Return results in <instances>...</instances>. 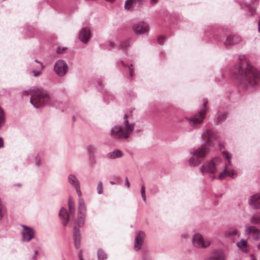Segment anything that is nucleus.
<instances>
[{
    "mask_svg": "<svg viewBox=\"0 0 260 260\" xmlns=\"http://www.w3.org/2000/svg\"><path fill=\"white\" fill-rule=\"evenodd\" d=\"M182 238H185V239H186L188 237V235L186 234H183L182 236H181Z\"/></svg>",
    "mask_w": 260,
    "mask_h": 260,
    "instance_id": "51",
    "label": "nucleus"
},
{
    "mask_svg": "<svg viewBox=\"0 0 260 260\" xmlns=\"http://www.w3.org/2000/svg\"><path fill=\"white\" fill-rule=\"evenodd\" d=\"M201 139L204 143L196 150L190 151L192 156L189 158L188 163L191 167L200 165L208 155L211 147H213L217 143L220 148L224 147L222 144L219 143L218 135L209 129H207L202 133Z\"/></svg>",
    "mask_w": 260,
    "mask_h": 260,
    "instance_id": "1",
    "label": "nucleus"
},
{
    "mask_svg": "<svg viewBox=\"0 0 260 260\" xmlns=\"http://www.w3.org/2000/svg\"><path fill=\"white\" fill-rule=\"evenodd\" d=\"M258 31L260 32V20H259V22H258Z\"/></svg>",
    "mask_w": 260,
    "mask_h": 260,
    "instance_id": "54",
    "label": "nucleus"
},
{
    "mask_svg": "<svg viewBox=\"0 0 260 260\" xmlns=\"http://www.w3.org/2000/svg\"><path fill=\"white\" fill-rule=\"evenodd\" d=\"M245 7H246L247 8V9L248 10H249L250 11L252 12L253 11V9L252 8V7L249 4H245Z\"/></svg>",
    "mask_w": 260,
    "mask_h": 260,
    "instance_id": "43",
    "label": "nucleus"
},
{
    "mask_svg": "<svg viewBox=\"0 0 260 260\" xmlns=\"http://www.w3.org/2000/svg\"><path fill=\"white\" fill-rule=\"evenodd\" d=\"M142 0H126L125 2L124 8L126 10L131 9L134 5L137 3H141Z\"/></svg>",
    "mask_w": 260,
    "mask_h": 260,
    "instance_id": "27",
    "label": "nucleus"
},
{
    "mask_svg": "<svg viewBox=\"0 0 260 260\" xmlns=\"http://www.w3.org/2000/svg\"><path fill=\"white\" fill-rule=\"evenodd\" d=\"M23 230L21 232L22 240L23 242H29L35 237V230L33 228L26 225H22Z\"/></svg>",
    "mask_w": 260,
    "mask_h": 260,
    "instance_id": "11",
    "label": "nucleus"
},
{
    "mask_svg": "<svg viewBox=\"0 0 260 260\" xmlns=\"http://www.w3.org/2000/svg\"><path fill=\"white\" fill-rule=\"evenodd\" d=\"M250 222L252 224H260V213H257L253 215V216L251 218Z\"/></svg>",
    "mask_w": 260,
    "mask_h": 260,
    "instance_id": "31",
    "label": "nucleus"
},
{
    "mask_svg": "<svg viewBox=\"0 0 260 260\" xmlns=\"http://www.w3.org/2000/svg\"><path fill=\"white\" fill-rule=\"evenodd\" d=\"M132 30L138 35H147L149 31V26L147 23L140 21L133 25Z\"/></svg>",
    "mask_w": 260,
    "mask_h": 260,
    "instance_id": "9",
    "label": "nucleus"
},
{
    "mask_svg": "<svg viewBox=\"0 0 260 260\" xmlns=\"http://www.w3.org/2000/svg\"><path fill=\"white\" fill-rule=\"evenodd\" d=\"M192 242L195 247L206 248L210 245L212 240L204 237L199 233H196L192 236Z\"/></svg>",
    "mask_w": 260,
    "mask_h": 260,
    "instance_id": "7",
    "label": "nucleus"
},
{
    "mask_svg": "<svg viewBox=\"0 0 260 260\" xmlns=\"http://www.w3.org/2000/svg\"><path fill=\"white\" fill-rule=\"evenodd\" d=\"M141 194L143 201L145 202L146 200V198L145 195V186L144 184H143L141 186Z\"/></svg>",
    "mask_w": 260,
    "mask_h": 260,
    "instance_id": "36",
    "label": "nucleus"
},
{
    "mask_svg": "<svg viewBox=\"0 0 260 260\" xmlns=\"http://www.w3.org/2000/svg\"><path fill=\"white\" fill-rule=\"evenodd\" d=\"M165 38L164 37L160 36L158 37V42L160 44H162L165 42Z\"/></svg>",
    "mask_w": 260,
    "mask_h": 260,
    "instance_id": "40",
    "label": "nucleus"
},
{
    "mask_svg": "<svg viewBox=\"0 0 260 260\" xmlns=\"http://www.w3.org/2000/svg\"><path fill=\"white\" fill-rule=\"evenodd\" d=\"M4 147V141L2 138L0 137V148Z\"/></svg>",
    "mask_w": 260,
    "mask_h": 260,
    "instance_id": "46",
    "label": "nucleus"
},
{
    "mask_svg": "<svg viewBox=\"0 0 260 260\" xmlns=\"http://www.w3.org/2000/svg\"><path fill=\"white\" fill-rule=\"evenodd\" d=\"M257 248L258 249V250H260V243H259V244L257 245Z\"/></svg>",
    "mask_w": 260,
    "mask_h": 260,
    "instance_id": "56",
    "label": "nucleus"
},
{
    "mask_svg": "<svg viewBox=\"0 0 260 260\" xmlns=\"http://www.w3.org/2000/svg\"><path fill=\"white\" fill-rule=\"evenodd\" d=\"M86 207L85 202L83 198L79 199L78 207V214H84L86 215Z\"/></svg>",
    "mask_w": 260,
    "mask_h": 260,
    "instance_id": "25",
    "label": "nucleus"
},
{
    "mask_svg": "<svg viewBox=\"0 0 260 260\" xmlns=\"http://www.w3.org/2000/svg\"><path fill=\"white\" fill-rule=\"evenodd\" d=\"M224 236L226 238L234 240L240 236V233L235 228H230L224 233Z\"/></svg>",
    "mask_w": 260,
    "mask_h": 260,
    "instance_id": "19",
    "label": "nucleus"
},
{
    "mask_svg": "<svg viewBox=\"0 0 260 260\" xmlns=\"http://www.w3.org/2000/svg\"><path fill=\"white\" fill-rule=\"evenodd\" d=\"M74 205V202L71 198H70L69 200L68 205Z\"/></svg>",
    "mask_w": 260,
    "mask_h": 260,
    "instance_id": "42",
    "label": "nucleus"
},
{
    "mask_svg": "<svg viewBox=\"0 0 260 260\" xmlns=\"http://www.w3.org/2000/svg\"><path fill=\"white\" fill-rule=\"evenodd\" d=\"M65 49L64 48H61V47H58L57 49V52L58 53H60L63 52V51Z\"/></svg>",
    "mask_w": 260,
    "mask_h": 260,
    "instance_id": "44",
    "label": "nucleus"
},
{
    "mask_svg": "<svg viewBox=\"0 0 260 260\" xmlns=\"http://www.w3.org/2000/svg\"><path fill=\"white\" fill-rule=\"evenodd\" d=\"M241 41V38L238 36L231 35L228 36L224 43L226 46L232 45L239 43Z\"/></svg>",
    "mask_w": 260,
    "mask_h": 260,
    "instance_id": "20",
    "label": "nucleus"
},
{
    "mask_svg": "<svg viewBox=\"0 0 260 260\" xmlns=\"http://www.w3.org/2000/svg\"><path fill=\"white\" fill-rule=\"evenodd\" d=\"M223 165L221 158L215 157L202 165L200 171L203 175L206 173L215 174L223 168Z\"/></svg>",
    "mask_w": 260,
    "mask_h": 260,
    "instance_id": "5",
    "label": "nucleus"
},
{
    "mask_svg": "<svg viewBox=\"0 0 260 260\" xmlns=\"http://www.w3.org/2000/svg\"><path fill=\"white\" fill-rule=\"evenodd\" d=\"M75 211V205H69V211L67 209L62 207L59 211V216L62 220V224L66 226L69 221L70 217L74 214Z\"/></svg>",
    "mask_w": 260,
    "mask_h": 260,
    "instance_id": "8",
    "label": "nucleus"
},
{
    "mask_svg": "<svg viewBox=\"0 0 260 260\" xmlns=\"http://www.w3.org/2000/svg\"><path fill=\"white\" fill-rule=\"evenodd\" d=\"M227 117V113L225 112L219 114L216 118V122L220 123L224 121Z\"/></svg>",
    "mask_w": 260,
    "mask_h": 260,
    "instance_id": "32",
    "label": "nucleus"
},
{
    "mask_svg": "<svg viewBox=\"0 0 260 260\" xmlns=\"http://www.w3.org/2000/svg\"><path fill=\"white\" fill-rule=\"evenodd\" d=\"M130 46L129 42L127 40H124L122 41L117 47L122 49H126Z\"/></svg>",
    "mask_w": 260,
    "mask_h": 260,
    "instance_id": "34",
    "label": "nucleus"
},
{
    "mask_svg": "<svg viewBox=\"0 0 260 260\" xmlns=\"http://www.w3.org/2000/svg\"><path fill=\"white\" fill-rule=\"evenodd\" d=\"M54 69L58 76L62 77L68 72L69 67L64 60L59 59L55 62Z\"/></svg>",
    "mask_w": 260,
    "mask_h": 260,
    "instance_id": "10",
    "label": "nucleus"
},
{
    "mask_svg": "<svg viewBox=\"0 0 260 260\" xmlns=\"http://www.w3.org/2000/svg\"><path fill=\"white\" fill-rule=\"evenodd\" d=\"M143 260H150V258L146 255H144L143 257Z\"/></svg>",
    "mask_w": 260,
    "mask_h": 260,
    "instance_id": "52",
    "label": "nucleus"
},
{
    "mask_svg": "<svg viewBox=\"0 0 260 260\" xmlns=\"http://www.w3.org/2000/svg\"><path fill=\"white\" fill-rule=\"evenodd\" d=\"M215 179V177H213L212 178V179Z\"/></svg>",
    "mask_w": 260,
    "mask_h": 260,
    "instance_id": "60",
    "label": "nucleus"
},
{
    "mask_svg": "<svg viewBox=\"0 0 260 260\" xmlns=\"http://www.w3.org/2000/svg\"><path fill=\"white\" fill-rule=\"evenodd\" d=\"M32 72H33V73L34 74V76L35 77H37V76H39L41 73L40 71H33Z\"/></svg>",
    "mask_w": 260,
    "mask_h": 260,
    "instance_id": "45",
    "label": "nucleus"
},
{
    "mask_svg": "<svg viewBox=\"0 0 260 260\" xmlns=\"http://www.w3.org/2000/svg\"><path fill=\"white\" fill-rule=\"evenodd\" d=\"M158 0H150V4L152 5H154L158 2Z\"/></svg>",
    "mask_w": 260,
    "mask_h": 260,
    "instance_id": "47",
    "label": "nucleus"
},
{
    "mask_svg": "<svg viewBox=\"0 0 260 260\" xmlns=\"http://www.w3.org/2000/svg\"><path fill=\"white\" fill-rule=\"evenodd\" d=\"M109 45L111 48H113L115 46V43L114 42H109Z\"/></svg>",
    "mask_w": 260,
    "mask_h": 260,
    "instance_id": "50",
    "label": "nucleus"
},
{
    "mask_svg": "<svg viewBox=\"0 0 260 260\" xmlns=\"http://www.w3.org/2000/svg\"><path fill=\"white\" fill-rule=\"evenodd\" d=\"M250 222L252 224H260V213H257L253 215V216L251 218Z\"/></svg>",
    "mask_w": 260,
    "mask_h": 260,
    "instance_id": "30",
    "label": "nucleus"
},
{
    "mask_svg": "<svg viewBox=\"0 0 260 260\" xmlns=\"http://www.w3.org/2000/svg\"><path fill=\"white\" fill-rule=\"evenodd\" d=\"M97 254L99 260H105L107 258L106 253L102 249H99Z\"/></svg>",
    "mask_w": 260,
    "mask_h": 260,
    "instance_id": "33",
    "label": "nucleus"
},
{
    "mask_svg": "<svg viewBox=\"0 0 260 260\" xmlns=\"http://www.w3.org/2000/svg\"><path fill=\"white\" fill-rule=\"evenodd\" d=\"M85 217L86 215L78 214L77 224L79 227H82L84 224Z\"/></svg>",
    "mask_w": 260,
    "mask_h": 260,
    "instance_id": "28",
    "label": "nucleus"
},
{
    "mask_svg": "<svg viewBox=\"0 0 260 260\" xmlns=\"http://www.w3.org/2000/svg\"><path fill=\"white\" fill-rule=\"evenodd\" d=\"M238 80L240 84L245 87H253L260 81V74L247 61H242L239 67Z\"/></svg>",
    "mask_w": 260,
    "mask_h": 260,
    "instance_id": "2",
    "label": "nucleus"
},
{
    "mask_svg": "<svg viewBox=\"0 0 260 260\" xmlns=\"http://www.w3.org/2000/svg\"><path fill=\"white\" fill-rule=\"evenodd\" d=\"M249 204L253 209H260V193L251 196L249 199Z\"/></svg>",
    "mask_w": 260,
    "mask_h": 260,
    "instance_id": "18",
    "label": "nucleus"
},
{
    "mask_svg": "<svg viewBox=\"0 0 260 260\" xmlns=\"http://www.w3.org/2000/svg\"><path fill=\"white\" fill-rule=\"evenodd\" d=\"M88 155V161L90 165H94L96 163L95 154L97 152V147L93 144L88 145L86 147Z\"/></svg>",
    "mask_w": 260,
    "mask_h": 260,
    "instance_id": "12",
    "label": "nucleus"
},
{
    "mask_svg": "<svg viewBox=\"0 0 260 260\" xmlns=\"http://www.w3.org/2000/svg\"><path fill=\"white\" fill-rule=\"evenodd\" d=\"M36 62H38V63H40V64H41V67H42V69H43L44 67H43V64H42L41 62H40L38 61L37 60H36Z\"/></svg>",
    "mask_w": 260,
    "mask_h": 260,
    "instance_id": "53",
    "label": "nucleus"
},
{
    "mask_svg": "<svg viewBox=\"0 0 260 260\" xmlns=\"http://www.w3.org/2000/svg\"><path fill=\"white\" fill-rule=\"evenodd\" d=\"M106 1H109V2H114L115 0H106Z\"/></svg>",
    "mask_w": 260,
    "mask_h": 260,
    "instance_id": "57",
    "label": "nucleus"
},
{
    "mask_svg": "<svg viewBox=\"0 0 260 260\" xmlns=\"http://www.w3.org/2000/svg\"><path fill=\"white\" fill-rule=\"evenodd\" d=\"M73 120H75V116H73Z\"/></svg>",
    "mask_w": 260,
    "mask_h": 260,
    "instance_id": "59",
    "label": "nucleus"
},
{
    "mask_svg": "<svg viewBox=\"0 0 260 260\" xmlns=\"http://www.w3.org/2000/svg\"><path fill=\"white\" fill-rule=\"evenodd\" d=\"M23 95L31 94L30 102L36 108H39L46 105H50L53 103V98L48 91L41 86H35L28 90L22 91Z\"/></svg>",
    "mask_w": 260,
    "mask_h": 260,
    "instance_id": "3",
    "label": "nucleus"
},
{
    "mask_svg": "<svg viewBox=\"0 0 260 260\" xmlns=\"http://www.w3.org/2000/svg\"><path fill=\"white\" fill-rule=\"evenodd\" d=\"M91 32L88 27L82 28L79 33L78 38L83 43H87L90 39Z\"/></svg>",
    "mask_w": 260,
    "mask_h": 260,
    "instance_id": "14",
    "label": "nucleus"
},
{
    "mask_svg": "<svg viewBox=\"0 0 260 260\" xmlns=\"http://www.w3.org/2000/svg\"><path fill=\"white\" fill-rule=\"evenodd\" d=\"M111 184H115V182H113V181H111L110 182Z\"/></svg>",
    "mask_w": 260,
    "mask_h": 260,
    "instance_id": "58",
    "label": "nucleus"
},
{
    "mask_svg": "<svg viewBox=\"0 0 260 260\" xmlns=\"http://www.w3.org/2000/svg\"><path fill=\"white\" fill-rule=\"evenodd\" d=\"M145 237V234L143 232L140 231L138 233L135 238L134 244V248L136 250H139L141 248Z\"/></svg>",
    "mask_w": 260,
    "mask_h": 260,
    "instance_id": "17",
    "label": "nucleus"
},
{
    "mask_svg": "<svg viewBox=\"0 0 260 260\" xmlns=\"http://www.w3.org/2000/svg\"><path fill=\"white\" fill-rule=\"evenodd\" d=\"M103 187L102 182L101 181H100L97 186V191H98V194H102L103 192Z\"/></svg>",
    "mask_w": 260,
    "mask_h": 260,
    "instance_id": "37",
    "label": "nucleus"
},
{
    "mask_svg": "<svg viewBox=\"0 0 260 260\" xmlns=\"http://www.w3.org/2000/svg\"><path fill=\"white\" fill-rule=\"evenodd\" d=\"M29 157L34 159L35 164L36 167H39L41 165V157L38 154H31L29 155Z\"/></svg>",
    "mask_w": 260,
    "mask_h": 260,
    "instance_id": "29",
    "label": "nucleus"
},
{
    "mask_svg": "<svg viewBox=\"0 0 260 260\" xmlns=\"http://www.w3.org/2000/svg\"><path fill=\"white\" fill-rule=\"evenodd\" d=\"M80 230L79 228L75 226L74 229V239L75 246L77 249H79L80 247Z\"/></svg>",
    "mask_w": 260,
    "mask_h": 260,
    "instance_id": "24",
    "label": "nucleus"
},
{
    "mask_svg": "<svg viewBox=\"0 0 260 260\" xmlns=\"http://www.w3.org/2000/svg\"><path fill=\"white\" fill-rule=\"evenodd\" d=\"M63 260H66V259H63Z\"/></svg>",
    "mask_w": 260,
    "mask_h": 260,
    "instance_id": "61",
    "label": "nucleus"
},
{
    "mask_svg": "<svg viewBox=\"0 0 260 260\" xmlns=\"http://www.w3.org/2000/svg\"><path fill=\"white\" fill-rule=\"evenodd\" d=\"M78 257L79 258V260H84L83 259V257H82V253L81 252H80V253H79L78 254Z\"/></svg>",
    "mask_w": 260,
    "mask_h": 260,
    "instance_id": "49",
    "label": "nucleus"
},
{
    "mask_svg": "<svg viewBox=\"0 0 260 260\" xmlns=\"http://www.w3.org/2000/svg\"><path fill=\"white\" fill-rule=\"evenodd\" d=\"M222 155L223 156L225 157L228 160V164L226 165L227 166L228 165H231V159H232V155L231 154L229 153L227 151H223L222 152Z\"/></svg>",
    "mask_w": 260,
    "mask_h": 260,
    "instance_id": "35",
    "label": "nucleus"
},
{
    "mask_svg": "<svg viewBox=\"0 0 260 260\" xmlns=\"http://www.w3.org/2000/svg\"><path fill=\"white\" fill-rule=\"evenodd\" d=\"M207 101L204 102V108L201 109L198 113L190 117H186L185 119L188 121L189 125L194 128L199 127L200 124L203 122L207 113L206 105Z\"/></svg>",
    "mask_w": 260,
    "mask_h": 260,
    "instance_id": "6",
    "label": "nucleus"
},
{
    "mask_svg": "<svg viewBox=\"0 0 260 260\" xmlns=\"http://www.w3.org/2000/svg\"><path fill=\"white\" fill-rule=\"evenodd\" d=\"M124 127L122 125L116 124L114 125L110 131V135L112 137L122 140L129 138L130 135L133 133L135 128V123H130L127 119L126 115L124 116L123 121Z\"/></svg>",
    "mask_w": 260,
    "mask_h": 260,
    "instance_id": "4",
    "label": "nucleus"
},
{
    "mask_svg": "<svg viewBox=\"0 0 260 260\" xmlns=\"http://www.w3.org/2000/svg\"><path fill=\"white\" fill-rule=\"evenodd\" d=\"M68 181L69 183L73 186L74 188L80 186V182L77 178V176L73 174H70L68 177Z\"/></svg>",
    "mask_w": 260,
    "mask_h": 260,
    "instance_id": "23",
    "label": "nucleus"
},
{
    "mask_svg": "<svg viewBox=\"0 0 260 260\" xmlns=\"http://www.w3.org/2000/svg\"><path fill=\"white\" fill-rule=\"evenodd\" d=\"M125 185L127 188H129L130 184L127 178H125Z\"/></svg>",
    "mask_w": 260,
    "mask_h": 260,
    "instance_id": "41",
    "label": "nucleus"
},
{
    "mask_svg": "<svg viewBox=\"0 0 260 260\" xmlns=\"http://www.w3.org/2000/svg\"><path fill=\"white\" fill-rule=\"evenodd\" d=\"M75 189L76 192L79 197V199L82 198V192L80 190V186L75 188Z\"/></svg>",
    "mask_w": 260,
    "mask_h": 260,
    "instance_id": "39",
    "label": "nucleus"
},
{
    "mask_svg": "<svg viewBox=\"0 0 260 260\" xmlns=\"http://www.w3.org/2000/svg\"><path fill=\"white\" fill-rule=\"evenodd\" d=\"M223 170L219 173L218 178L220 180L224 179L226 176H229L232 178H235L237 176V172L234 170L231 171L228 170V166L226 164L223 165Z\"/></svg>",
    "mask_w": 260,
    "mask_h": 260,
    "instance_id": "16",
    "label": "nucleus"
},
{
    "mask_svg": "<svg viewBox=\"0 0 260 260\" xmlns=\"http://www.w3.org/2000/svg\"><path fill=\"white\" fill-rule=\"evenodd\" d=\"M117 65L119 68H120L121 67H123L127 68L128 69L129 71V77H132L133 76V75H134V69L132 68V66H133L132 64H131L130 66L126 65V64H125L124 63L123 61L121 60L119 62H117Z\"/></svg>",
    "mask_w": 260,
    "mask_h": 260,
    "instance_id": "26",
    "label": "nucleus"
},
{
    "mask_svg": "<svg viewBox=\"0 0 260 260\" xmlns=\"http://www.w3.org/2000/svg\"><path fill=\"white\" fill-rule=\"evenodd\" d=\"M123 156V153L119 149H115L113 151L108 153L106 155V157L109 159H115L120 158Z\"/></svg>",
    "mask_w": 260,
    "mask_h": 260,
    "instance_id": "21",
    "label": "nucleus"
},
{
    "mask_svg": "<svg viewBox=\"0 0 260 260\" xmlns=\"http://www.w3.org/2000/svg\"><path fill=\"white\" fill-rule=\"evenodd\" d=\"M34 253H35V254H34V255L33 256L32 258H33V260H36V256H37V255H38V250H35Z\"/></svg>",
    "mask_w": 260,
    "mask_h": 260,
    "instance_id": "48",
    "label": "nucleus"
},
{
    "mask_svg": "<svg viewBox=\"0 0 260 260\" xmlns=\"http://www.w3.org/2000/svg\"><path fill=\"white\" fill-rule=\"evenodd\" d=\"M14 185L16 186H18V187H20L21 186V184H20V183H17V184H14Z\"/></svg>",
    "mask_w": 260,
    "mask_h": 260,
    "instance_id": "55",
    "label": "nucleus"
},
{
    "mask_svg": "<svg viewBox=\"0 0 260 260\" xmlns=\"http://www.w3.org/2000/svg\"><path fill=\"white\" fill-rule=\"evenodd\" d=\"M243 260H255V257L253 254H251L244 257Z\"/></svg>",
    "mask_w": 260,
    "mask_h": 260,
    "instance_id": "38",
    "label": "nucleus"
},
{
    "mask_svg": "<svg viewBox=\"0 0 260 260\" xmlns=\"http://www.w3.org/2000/svg\"><path fill=\"white\" fill-rule=\"evenodd\" d=\"M238 247L243 252L248 253L249 251V247L247 241L242 239L240 242H238L236 244Z\"/></svg>",
    "mask_w": 260,
    "mask_h": 260,
    "instance_id": "22",
    "label": "nucleus"
},
{
    "mask_svg": "<svg viewBox=\"0 0 260 260\" xmlns=\"http://www.w3.org/2000/svg\"><path fill=\"white\" fill-rule=\"evenodd\" d=\"M245 233L255 240L260 239V231L254 226H247Z\"/></svg>",
    "mask_w": 260,
    "mask_h": 260,
    "instance_id": "15",
    "label": "nucleus"
},
{
    "mask_svg": "<svg viewBox=\"0 0 260 260\" xmlns=\"http://www.w3.org/2000/svg\"><path fill=\"white\" fill-rule=\"evenodd\" d=\"M226 254L222 249H215L205 260H226Z\"/></svg>",
    "mask_w": 260,
    "mask_h": 260,
    "instance_id": "13",
    "label": "nucleus"
}]
</instances>
